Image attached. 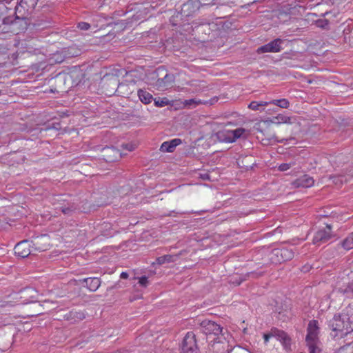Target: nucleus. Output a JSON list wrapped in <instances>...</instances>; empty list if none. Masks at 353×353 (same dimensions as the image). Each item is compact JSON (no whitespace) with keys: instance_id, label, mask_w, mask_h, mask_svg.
<instances>
[{"instance_id":"48","label":"nucleus","mask_w":353,"mask_h":353,"mask_svg":"<svg viewBox=\"0 0 353 353\" xmlns=\"http://www.w3.org/2000/svg\"><path fill=\"white\" fill-rule=\"evenodd\" d=\"M217 101L216 99H213L212 100V102L210 103V104H213V103H214V101Z\"/></svg>"},{"instance_id":"23","label":"nucleus","mask_w":353,"mask_h":353,"mask_svg":"<svg viewBox=\"0 0 353 353\" xmlns=\"http://www.w3.org/2000/svg\"><path fill=\"white\" fill-rule=\"evenodd\" d=\"M138 96L141 101L145 104H148L152 101V95L147 91L139 89Z\"/></svg>"},{"instance_id":"33","label":"nucleus","mask_w":353,"mask_h":353,"mask_svg":"<svg viewBox=\"0 0 353 353\" xmlns=\"http://www.w3.org/2000/svg\"><path fill=\"white\" fill-rule=\"evenodd\" d=\"M340 291L341 292H343V294H353V281L351 283H350L345 288H344V289L341 288Z\"/></svg>"},{"instance_id":"42","label":"nucleus","mask_w":353,"mask_h":353,"mask_svg":"<svg viewBox=\"0 0 353 353\" xmlns=\"http://www.w3.org/2000/svg\"><path fill=\"white\" fill-rule=\"evenodd\" d=\"M201 177L204 180H210V175L208 173L201 174Z\"/></svg>"},{"instance_id":"8","label":"nucleus","mask_w":353,"mask_h":353,"mask_svg":"<svg viewBox=\"0 0 353 353\" xmlns=\"http://www.w3.org/2000/svg\"><path fill=\"white\" fill-rule=\"evenodd\" d=\"M245 132L244 128H237L234 130H224L218 133L219 138L225 142H234L240 138Z\"/></svg>"},{"instance_id":"22","label":"nucleus","mask_w":353,"mask_h":353,"mask_svg":"<svg viewBox=\"0 0 353 353\" xmlns=\"http://www.w3.org/2000/svg\"><path fill=\"white\" fill-rule=\"evenodd\" d=\"M277 254H280L281 258H283V262L286 261H290L294 257V251L292 249L282 248H280L279 250L276 252Z\"/></svg>"},{"instance_id":"47","label":"nucleus","mask_w":353,"mask_h":353,"mask_svg":"<svg viewBox=\"0 0 353 353\" xmlns=\"http://www.w3.org/2000/svg\"><path fill=\"white\" fill-rule=\"evenodd\" d=\"M190 4L189 3H187V4H183V8H182V10L185 8H188L190 7Z\"/></svg>"},{"instance_id":"44","label":"nucleus","mask_w":353,"mask_h":353,"mask_svg":"<svg viewBox=\"0 0 353 353\" xmlns=\"http://www.w3.org/2000/svg\"><path fill=\"white\" fill-rule=\"evenodd\" d=\"M120 278L123 279H126L128 278V274L125 272H123L120 275Z\"/></svg>"},{"instance_id":"27","label":"nucleus","mask_w":353,"mask_h":353,"mask_svg":"<svg viewBox=\"0 0 353 353\" xmlns=\"http://www.w3.org/2000/svg\"><path fill=\"white\" fill-rule=\"evenodd\" d=\"M21 5L26 8V10L32 11L37 4L38 0H21Z\"/></svg>"},{"instance_id":"31","label":"nucleus","mask_w":353,"mask_h":353,"mask_svg":"<svg viewBox=\"0 0 353 353\" xmlns=\"http://www.w3.org/2000/svg\"><path fill=\"white\" fill-rule=\"evenodd\" d=\"M77 210L76 206L74 204H71L69 206H63L61 208V212L68 216H70Z\"/></svg>"},{"instance_id":"4","label":"nucleus","mask_w":353,"mask_h":353,"mask_svg":"<svg viewBox=\"0 0 353 353\" xmlns=\"http://www.w3.org/2000/svg\"><path fill=\"white\" fill-rule=\"evenodd\" d=\"M17 23L18 21L11 16L0 19V34L6 33L17 34L19 33Z\"/></svg>"},{"instance_id":"32","label":"nucleus","mask_w":353,"mask_h":353,"mask_svg":"<svg viewBox=\"0 0 353 353\" xmlns=\"http://www.w3.org/2000/svg\"><path fill=\"white\" fill-rule=\"evenodd\" d=\"M294 165H295L294 161L282 163L279 166V170L281 172L287 171L288 170H289L290 168H292Z\"/></svg>"},{"instance_id":"45","label":"nucleus","mask_w":353,"mask_h":353,"mask_svg":"<svg viewBox=\"0 0 353 353\" xmlns=\"http://www.w3.org/2000/svg\"><path fill=\"white\" fill-rule=\"evenodd\" d=\"M125 148L129 151H132L133 150V147L132 145L126 144L125 145Z\"/></svg>"},{"instance_id":"39","label":"nucleus","mask_w":353,"mask_h":353,"mask_svg":"<svg viewBox=\"0 0 353 353\" xmlns=\"http://www.w3.org/2000/svg\"><path fill=\"white\" fill-rule=\"evenodd\" d=\"M195 86L197 91H202L205 88L204 82H199L198 84H195Z\"/></svg>"},{"instance_id":"1","label":"nucleus","mask_w":353,"mask_h":353,"mask_svg":"<svg viewBox=\"0 0 353 353\" xmlns=\"http://www.w3.org/2000/svg\"><path fill=\"white\" fill-rule=\"evenodd\" d=\"M350 321L349 317L347 316L345 312L343 311L341 314L334 315L329 321V327L334 334L333 337L343 338L347 334L353 331V327L350 326Z\"/></svg>"},{"instance_id":"14","label":"nucleus","mask_w":353,"mask_h":353,"mask_svg":"<svg viewBox=\"0 0 353 353\" xmlns=\"http://www.w3.org/2000/svg\"><path fill=\"white\" fill-rule=\"evenodd\" d=\"M81 283H85L86 287L91 292L97 291L101 285V281L98 277H89L80 280Z\"/></svg>"},{"instance_id":"15","label":"nucleus","mask_w":353,"mask_h":353,"mask_svg":"<svg viewBox=\"0 0 353 353\" xmlns=\"http://www.w3.org/2000/svg\"><path fill=\"white\" fill-rule=\"evenodd\" d=\"M272 334L283 343L285 349L290 347V339L285 332L274 329L272 330Z\"/></svg>"},{"instance_id":"18","label":"nucleus","mask_w":353,"mask_h":353,"mask_svg":"<svg viewBox=\"0 0 353 353\" xmlns=\"http://www.w3.org/2000/svg\"><path fill=\"white\" fill-rule=\"evenodd\" d=\"M31 12L30 10H26V8L23 5L22 6L20 1L15 8L16 17L14 19L17 21L20 19H25Z\"/></svg>"},{"instance_id":"10","label":"nucleus","mask_w":353,"mask_h":353,"mask_svg":"<svg viewBox=\"0 0 353 353\" xmlns=\"http://www.w3.org/2000/svg\"><path fill=\"white\" fill-rule=\"evenodd\" d=\"M332 237V227L327 225L323 229L319 230L313 238L314 244H321L327 242Z\"/></svg>"},{"instance_id":"34","label":"nucleus","mask_w":353,"mask_h":353,"mask_svg":"<svg viewBox=\"0 0 353 353\" xmlns=\"http://www.w3.org/2000/svg\"><path fill=\"white\" fill-rule=\"evenodd\" d=\"M154 103L158 107H163L168 103V100L166 98L162 99L154 100Z\"/></svg>"},{"instance_id":"19","label":"nucleus","mask_w":353,"mask_h":353,"mask_svg":"<svg viewBox=\"0 0 353 353\" xmlns=\"http://www.w3.org/2000/svg\"><path fill=\"white\" fill-rule=\"evenodd\" d=\"M207 102H203V103H206ZM203 103L201 100H196L195 99H191L184 101L178 100V108H188L189 109L194 108L198 105Z\"/></svg>"},{"instance_id":"13","label":"nucleus","mask_w":353,"mask_h":353,"mask_svg":"<svg viewBox=\"0 0 353 353\" xmlns=\"http://www.w3.org/2000/svg\"><path fill=\"white\" fill-rule=\"evenodd\" d=\"M314 180L312 177L307 174H305L293 182V185L295 188H307L313 186Z\"/></svg>"},{"instance_id":"38","label":"nucleus","mask_w":353,"mask_h":353,"mask_svg":"<svg viewBox=\"0 0 353 353\" xmlns=\"http://www.w3.org/2000/svg\"><path fill=\"white\" fill-rule=\"evenodd\" d=\"M139 283L143 287H146L149 283L148 277L145 276L140 277L139 279Z\"/></svg>"},{"instance_id":"35","label":"nucleus","mask_w":353,"mask_h":353,"mask_svg":"<svg viewBox=\"0 0 353 353\" xmlns=\"http://www.w3.org/2000/svg\"><path fill=\"white\" fill-rule=\"evenodd\" d=\"M52 59H53V62L57 63H60L63 61L64 58L62 57V55L59 53L54 54L53 55V57H52Z\"/></svg>"},{"instance_id":"36","label":"nucleus","mask_w":353,"mask_h":353,"mask_svg":"<svg viewBox=\"0 0 353 353\" xmlns=\"http://www.w3.org/2000/svg\"><path fill=\"white\" fill-rule=\"evenodd\" d=\"M276 119L279 120L277 123H288V122H290V117H288L287 116L282 115V114H279V116H277L276 117Z\"/></svg>"},{"instance_id":"5","label":"nucleus","mask_w":353,"mask_h":353,"mask_svg":"<svg viewBox=\"0 0 353 353\" xmlns=\"http://www.w3.org/2000/svg\"><path fill=\"white\" fill-rule=\"evenodd\" d=\"M181 353H198L195 334L192 332L185 334L182 342Z\"/></svg>"},{"instance_id":"21","label":"nucleus","mask_w":353,"mask_h":353,"mask_svg":"<svg viewBox=\"0 0 353 353\" xmlns=\"http://www.w3.org/2000/svg\"><path fill=\"white\" fill-rule=\"evenodd\" d=\"M176 256L172 254H165L163 256H161L156 259L155 262H153L152 264H158V265H163L170 263H174L176 260Z\"/></svg>"},{"instance_id":"12","label":"nucleus","mask_w":353,"mask_h":353,"mask_svg":"<svg viewBox=\"0 0 353 353\" xmlns=\"http://www.w3.org/2000/svg\"><path fill=\"white\" fill-rule=\"evenodd\" d=\"M101 156L106 162H114L121 158L119 151L114 147L103 148Z\"/></svg>"},{"instance_id":"3","label":"nucleus","mask_w":353,"mask_h":353,"mask_svg":"<svg viewBox=\"0 0 353 353\" xmlns=\"http://www.w3.org/2000/svg\"><path fill=\"white\" fill-rule=\"evenodd\" d=\"M14 299L19 304H27L37 301L38 292L33 288H26L14 294Z\"/></svg>"},{"instance_id":"49","label":"nucleus","mask_w":353,"mask_h":353,"mask_svg":"<svg viewBox=\"0 0 353 353\" xmlns=\"http://www.w3.org/2000/svg\"><path fill=\"white\" fill-rule=\"evenodd\" d=\"M178 141V145L181 143V140L179 139H177Z\"/></svg>"},{"instance_id":"6","label":"nucleus","mask_w":353,"mask_h":353,"mask_svg":"<svg viewBox=\"0 0 353 353\" xmlns=\"http://www.w3.org/2000/svg\"><path fill=\"white\" fill-rule=\"evenodd\" d=\"M318 322L315 320L310 321L308 323L307 334L305 339L307 346H316L318 341Z\"/></svg>"},{"instance_id":"37","label":"nucleus","mask_w":353,"mask_h":353,"mask_svg":"<svg viewBox=\"0 0 353 353\" xmlns=\"http://www.w3.org/2000/svg\"><path fill=\"white\" fill-rule=\"evenodd\" d=\"M77 27L82 30H88L90 29V25L87 22H79Z\"/></svg>"},{"instance_id":"30","label":"nucleus","mask_w":353,"mask_h":353,"mask_svg":"<svg viewBox=\"0 0 353 353\" xmlns=\"http://www.w3.org/2000/svg\"><path fill=\"white\" fill-rule=\"evenodd\" d=\"M343 311L350 319V326L353 327V304H350Z\"/></svg>"},{"instance_id":"24","label":"nucleus","mask_w":353,"mask_h":353,"mask_svg":"<svg viewBox=\"0 0 353 353\" xmlns=\"http://www.w3.org/2000/svg\"><path fill=\"white\" fill-rule=\"evenodd\" d=\"M269 104V102L266 101H252L249 105L248 108L252 110H259L262 111L263 110V107L266 106Z\"/></svg>"},{"instance_id":"43","label":"nucleus","mask_w":353,"mask_h":353,"mask_svg":"<svg viewBox=\"0 0 353 353\" xmlns=\"http://www.w3.org/2000/svg\"><path fill=\"white\" fill-rule=\"evenodd\" d=\"M341 349L343 350H347V349H353V343H349L347 345L343 346Z\"/></svg>"},{"instance_id":"46","label":"nucleus","mask_w":353,"mask_h":353,"mask_svg":"<svg viewBox=\"0 0 353 353\" xmlns=\"http://www.w3.org/2000/svg\"><path fill=\"white\" fill-rule=\"evenodd\" d=\"M252 275H253V276H255V277H259L261 275V274H258V273H254V272H252L250 273Z\"/></svg>"},{"instance_id":"20","label":"nucleus","mask_w":353,"mask_h":353,"mask_svg":"<svg viewBox=\"0 0 353 353\" xmlns=\"http://www.w3.org/2000/svg\"><path fill=\"white\" fill-rule=\"evenodd\" d=\"M176 148V139H174L170 141L163 142L160 148V150L163 152H173Z\"/></svg>"},{"instance_id":"2","label":"nucleus","mask_w":353,"mask_h":353,"mask_svg":"<svg viewBox=\"0 0 353 353\" xmlns=\"http://www.w3.org/2000/svg\"><path fill=\"white\" fill-rule=\"evenodd\" d=\"M157 81L155 85L158 90H164L172 87L174 83V75L168 73L164 67L158 68L154 72Z\"/></svg>"},{"instance_id":"41","label":"nucleus","mask_w":353,"mask_h":353,"mask_svg":"<svg viewBox=\"0 0 353 353\" xmlns=\"http://www.w3.org/2000/svg\"><path fill=\"white\" fill-rule=\"evenodd\" d=\"M273 336V335L272 334V332L270 333V334H265L263 335V338H264V341H265V343H267L269 340V339L270 337Z\"/></svg>"},{"instance_id":"40","label":"nucleus","mask_w":353,"mask_h":353,"mask_svg":"<svg viewBox=\"0 0 353 353\" xmlns=\"http://www.w3.org/2000/svg\"><path fill=\"white\" fill-rule=\"evenodd\" d=\"M310 353H319L321 351L316 346H308Z\"/></svg>"},{"instance_id":"25","label":"nucleus","mask_w":353,"mask_h":353,"mask_svg":"<svg viewBox=\"0 0 353 353\" xmlns=\"http://www.w3.org/2000/svg\"><path fill=\"white\" fill-rule=\"evenodd\" d=\"M341 246L346 250L353 248V232L347 236L341 243Z\"/></svg>"},{"instance_id":"7","label":"nucleus","mask_w":353,"mask_h":353,"mask_svg":"<svg viewBox=\"0 0 353 353\" xmlns=\"http://www.w3.org/2000/svg\"><path fill=\"white\" fill-rule=\"evenodd\" d=\"M200 329L201 331L206 335L214 334L218 336L222 332V327L220 325L209 320L201 321L200 323Z\"/></svg>"},{"instance_id":"9","label":"nucleus","mask_w":353,"mask_h":353,"mask_svg":"<svg viewBox=\"0 0 353 353\" xmlns=\"http://www.w3.org/2000/svg\"><path fill=\"white\" fill-rule=\"evenodd\" d=\"M14 253L22 258L27 257L30 254H34L32 248V242L24 240L18 243L14 247Z\"/></svg>"},{"instance_id":"29","label":"nucleus","mask_w":353,"mask_h":353,"mask_svg":"<svg viewBox=\"0 0 353 353\" xmlns=\"http://www.w3.org/2000/svg\"><path fill=\"white\" fill-rule=\"evenodd\" d=\"M261 141L263 145H269L271 144L272 142H279L280 141L278 139L277 137L274 134H267V137L263 138Z\"/></svg>"},{"instance_id":"26","label":"nucleus","mask_w":353,"mask_h":353,"mask_svg":"<svg viewBox=\"0 0 353 353\" xmlns=\"http://www.w3.org/2000/svg\"><path fill=\"white\" fill-rule=\"evenodd\" d=\"M269 104H274L281 108H288L290 105V102L286 99H281L272 100L269 102Z\"/></svg>"},{"instance_id":"17","label":"nucleus","mask_w":353,"mask_h":353,"mask_svg":"<svg viewBox=\"0 0 353 353\" xmlns=\"http://www.w3.org/2000/svg\"><path fill=\"white\" fill-rule=\"evenodd\" d=\"M46 236L37 237L34 241H30L32 242V248L33 252H43L47 250L48 245L46 243H43V242L46 240Z\"/></svg>"},{"instance_id":"28","label":"nucleus","mask_w":353,"mask_h":353,"mask_svg":"<svg viewBox=\"0 0 353 353\" xmlns=\"http://www.w3.org/2000/svg\"><path fill=\"white\" fill-rule=\"evenodd\" d=\"M280 248L274 249L271 252L270 259L272 262L275 263H281L283 262V258L280 254H277L276 251L279 250Z\"/></svg>"},{"instance_id":"16","label":"nucleus","mask_w":353,"mask_h":353,"mask_svg":"<svg viewBox=\"0 0 353 353\" xmlns=\"http://www.w3.org/2000/svg\"><path fill=\"white\" fill-rule=\"evenodd\" d=\"M210 350L214 353H230L232 350L227 342L215 341L211 345Z\"/></svg>"},{"instance_id":"11","label":"nucleus","mask_w":353,"mask_h":353,"mask_svg":"<svg viewBox=\"0 0 353 353\" xmlns=\"http://www.w3.org/2000/svg\"><path fill=\"white\" fill-rule=\"evenodd\" d=\"M283 43V40L281 39H275L274 40L270 41V43L261 46L257 49V52L260 53H265V52H279L281 50V44Z\"/></svg>"}]
</instances>
